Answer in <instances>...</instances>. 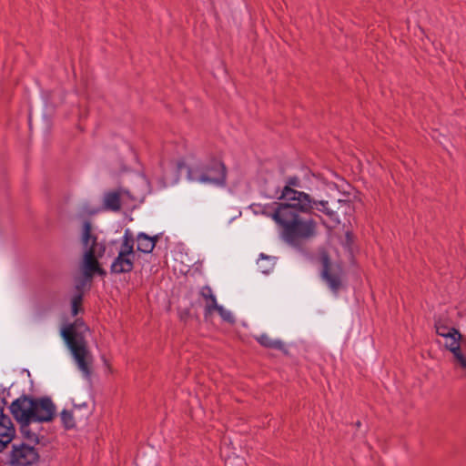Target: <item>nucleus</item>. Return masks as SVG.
<instances>
[{
    "mask_svg": "<svg viewBox=\"0 0 466 466\" xmlns=\"http://www.w3.org/2000/svg\"><path fill=\"white\" fill-rule=\"evenodd\" d=\"M88 327L77 319L62 329L61 335L69 349L77 369L86 379L92 374L93 355L88 348L86 333Z\"/></svg>",
    "mask_w": 466,
    "mask_h": 466,
    "instance_id": "obj_1",
    "label": "nucleus"
},
{
    "mask_svg": "<svg viewBox=\"0 0 466 466\" xmlns=\"http://www.w3.org/2000/svg\"><path fill=\"white\" fill-rule=\"evenodd\" d=\"M10 410L17 421L48 422L56 413V407L49 397L24 396L13 401Z\"/></svg>",
    "mask_w": 466,
    "mask_h": 466,
    "instance_id": "obj_2",
    "label": "nucleus"
},
{
    "mask_svg": "<svg viewBox=\"0 0 466 466\" xmlns=\"http://www.w3.org/2000/svg\"><path fill=\"white\" fill-rule=\"evenodd\" d=\"M275 222L280 228L282 238L290 244L316 235V221L312 218H303L300 214L292 213L289 207H285L280 213L275 214Z\"/></svg>",
    "mask_w": 466,
    "mask_h": 466,
    "instance_id": "obj_3",
    "label": "nucleus"
},
{
    "mask_svg": "<svg viewBox=\"0 0 466 466\" xmlns=\"http://www.w3.org/2000/svg\"><path fill=\"white\" fill-rule=\"evenodd\" d=\"M187 177L191 181L223 187L227 182V168L223 162L213 159L202 167H188Z\"/></svg>",
    "mask_w": 466,
    "mask_h": 466,
    "instance_id": "obj_4",
    "label": "nucleus"
},
{
    "mask_svg": "<svg viewBox=\"0 0 466 466\" xmlns=\"http://www.w3.org/2000/svg\"><path fill=\"white\" fill-rule=\"evenodd\" d=\"M135 238L130 229H126L122 237V242L117 253L110 266V271L113 274H123L131 272L134 268Z\"/></svg>",
    "mask_w": 466,
    "mask_h": 466,
    "instance_id": "obj_5",
    "label": "nucleus"
},
{
    "mask_svg": "<svg viewBox=\"0 0 466 466\" xmlns=\"http://www.w3.org/2000/svg\"><path fill=\"white\" fill-rule=\"evenodd\" d=\"M279 199H283L285 202L279 203L278 213H280L285 207H289L290 211L295 214L310 213L314 205H318L309 194L289 187H283Z\"/></svg>",
    "mask_w": 466,
    "mask_h": 466,
    "instance_id": "obj_6",
    "label": "nucleus"
},
{
    "mask_svg": "<svg viewBox=\"0 0 466 466\" xmlns=\"http://www.w3.org/2000/svg\"><path fill=\"white\" fill-rule=\"evenodd\" d=\"M319 262L321 264L320 277L322 280L330 291L337 296L344 284L345 272L342 266L331 262L329 255L324 251L319 254Z\"/></svg>",
    "mask_w": 466,
    "mask_h": 466,
    "instance_id": "obj_7",
    "label": "nucleus"
},
{
    "mask_svg": "<svg viewBox=\"0 0 466 466\" xmlns=\"http://www.w3.org/2000/svg\"><path fill=\"white\" fill-rule=\"evenodd\" d=\"M39 460L37 449L29 443L20 441L14 443L9 453V464L11 466H29Z\"/></svg>",
    "mask_w": 466,
    "mask_h": 466,
    "instance_id": "obj_8",
    "label": "nucleus"
},
{
    "mask_svg": "<svg viewBox=\"0 0 466 466\" xmlns=\"http://www.w3.org/2000/svg\"><path fill=\"white\" fill-rule=\"evenodd\" d=\"M134 200L130 192L123 187L105 192L103 198L104 208L110 211H119L123 205H127Z\"/></svg>",
    "mask_w": 466,
    "mask_h": 466,
    "instance_id": "obj_9",
    "label": "nucleus"
},
{
    "mask_svg": "<svg viewBox=\"0 0 466 466\" xmlns=\"http://www.w3.org/2000/svg\"><path fill=\"white\" fill-rule=\"evenodd\" d=\"M81 244L84 252L94 250L98 253V257H102L106 251V246L103 242L98 241L96 234L94 232L90 221H85L81 232Z\"/></svg>",
    "mask_w": 466,
    "mask_h": 466,
    "instance_id": "obj_10",
    "label": "nucleus"
},
{
    "mask_svg": "<svg viewBox=\"0 0 466 466\" xmlns=\"http://www.w3.org/2000/svg\"><path fill=\"white\" fill-rule=\"evenodd\" d=\"M15 434V430L10 417L0 409V452L13 441Z\"/></svg>",
    "mask_w": 466,
    "mask_h": 466,
    "instance_id": "obj_11",
    "label": "nucleus"
},
{
    "mask_svg": "<svg viewBox=\"0 0 466 466\" xmlns=\"http://www.w3.org/2000/svg\"><path fill=\"white\" fill-rule=\"evenodd\" d=\"M98 253L94 250L84 252L83 273L86 279H91L94 273L105 274V271L99 267Z\"/></svg>",
    "mask_w": 466,
    "mask_h": 466,
    "instance_id": "obj_12",
    "label": "nucleus"
},
{
    "mask_svg": "<svg viewBox=\"0 0 466 466\" xmlns=\"http://www.w3.org/2000/svg\"><path fill=\"white\" fill-rule=\"evenodd\" d=\"M199 293L204 300V318L208 319L213 316L219 305L218 304L217 298L209 286H204L201 288Z\"/></svg>",
    "mask_w": 466,
    "mask_h": 466,
    "instance_id": "obj_13",
    "label": "nucleus"
},
{
    "mask_svg": "<svg viewBox=\"0 0 466 466\" xmlns=\"http://www.w3.org/2000/svg\"><path fill=\"white\" fill-rule=\"evenodd\" d=\"M158 240L157 236L150 237L146 233L137 234L135 241L137 242V249L143 253H151Z\"/></svg>",
    "mask_w": 466,
    "mask_h": 466,
    "instance_id": "obj_14",
    "label": "nucleus"
},
{
    "mask_svg": "<svg viewBox=\"0 0 466 466\" xmlns=\"http://www.w3.org/2000/svg\"><path fill=\"white\" fill-rule=\"evenodd\" d=\"M317 203L318 205H314V208L328 217L330 225H328L326 222L323 223L329 228L337 227L340 223V220L339 218L337 212L329 208V202L326 200H321L317 201Z\"/></svg>",
    "mask_w": 466,
    "mask_h": 466,
    "instance_id": "obj_15",
    "label": "nucleus"
},
{
    "mask_svg": "<svg viewBox=\"0 0 466 466\" xmlns=\"http://www.w3.org/2000/svg\"><path fill=\"white\" fill-rule=\"evenodd\" d=\"M20 423V432L23 437V441L26 443L32 444L35 447L39 443L38 434L33 431L31 423L33 421H18Z\"/></svg>",
    "mask_w": 466,
    "mask_h": 466,
    "instance_id": "obj_16",
    "label": "nucleus"
},
{
    "mask_svg": "<svg viewBox=\"0 0 466 466\" xmlns=\"http://www.w3.org/2000/svg\"><path fill=\"white\" fill-rule=\"evenodd\" d=\"M279 202H273L272 204L268 205L253 204L251 208L255 214L265 215L271 218L275 221V214L279 212Z\"/></svg>",
    "mask_w": 466,
    "mask_h": 466,
    "instance_id": "obj_17",
    "label": "nucleus"
},
{
    "mask_svg": "<svg viewBox=\"0 0 466 466\" xmlns=\"http://www.w3.org/2000/svg\"><path fill=\"white\" fill-rule=\"evenodd\" d=\"M256 339L261 346L265 348L279 350H284V343L280 339H273L268 334H261L256 337Z\"/></svg>",
    "mask_w": 466,
    "mask_h": 466,
    "instance_id": "obj_18",
    "label": "nucleus"
},
{
    "mask_svg": "<svg viewBox=\"0 0 466 466\" xmlns=\"http://www.w3.org/2000/svg\"><path fill=\"white\" fill-rule=\"evenodd\" d=\"M258 268L263 274H268L272 271L275 266V260L272 257L261 254L258 259Z\"/></svg>",
    "mask_w": 466,
    "mask_h": 466,
    "instance_id": "obj_19",
    "label": "nucleus"
},
{
    "mask_svg": "<svg viewBox=\"0 0 466 466\" xmlns=\"http://www.w3.org/2000/svg\"><path fill=\"white\" fill-rule=\"evenodd\" d=\"M461 334L459 330H453V336L444 342L445 348L451 352L458 351L461 349Z\"/></svg>",
    "mask_w": 466,
    "mask_h": 466,
    "instance_id": "obj_20",
    "label": "nucleus"
},
{
    "mask_svg": "<svg viewBox=\"0 0 466 466\" xmlns=\"http://www.w3.org/2000/svg\"><path fill=\"white\" fill-rule=\"evenodd\" d=\"M60 417L66 429H73L76 427V419L72 410H64L61 412Z\"/></svg>",
    "mask_w": 466,
    "mask_h": 466,
    "instance_id": "obj_21",
    "label": "nucleus"
},
{
    "mask_svg": "<svg viewBox=\"0 0 466 466\" xmlns=\"http://www.w3.org/2000/svg\"><path fill=\"white\" fill-rule=\"evenodd\" d=\"M215 312H218V314L221 317V319L226 322L233 323L235 321V319H234V316L232 315V313L229 310L224 309L220 305L218 308H217Z\"/></svg>",
    "mask_w": 466,
    "mask_h": 466,
    "instance_id": "obj_22",
    "label": "nucleus"
},
{
    "mask_svg": "<svg viewBox=\"0 0 466 466\" xmlns=\"http://www.w3.org/2000/svg\"><path fill=\"white\" fill-rule=\"evenodd\" d=\"M435 329L436 333L441 336L442 333L451 332V329H453V327H449L447 325H444L441 320H436L435 321Z\"/></svg>",
    "mask_w": 466,
    "mask_h": 466,
    "instance_id": "obj_23",
    "label": "nucleus"
},
{
    "mask_svg": "<svg viewBox=\"0 0 466 466\" xmlns=\"http://www.w3.org/2000/svg\"><path fill=\"white\" fill-rule=\"evenodd\" d=\"M225 466H245V462L238 456L228 457L225 461Z\"/></svg>",
    "mask_w": 466,
    "mask_h": 466,
    "instance_id": "obj_24",
    "label": "nucleus"
},
{
    "mask_svg": "<svg viewBox=\"0 0 466 466\" xmlns=\"http://www.w3.org/2000/svg\"><path fill=\"white\" fill-rule=\"evenodd\" d=\"M81 302H82V295L81 294L76 295L73 298V299H72V313L74 316L77 315Z\"/></svg>",
    "mask_w": 466,
    "mask_h": 466,
    "instance_id": "obj_25",
    "label": "nucleus"
},
{
    "mask_svg": "<svg viewBox=\"0 0 466 466\" xmlns=\"http://www.w3.org/2000/svg\"><path fill=\"white\" fill-rule=\"evenodd\" d=\"M460 366L466 370V357L462 354L461 349L458 351L451 352Z\"/></svg>",
    "mask_w": 466,
    "mask_h": 466,
    "instance_id": "obj_26",
    "label": "nucleus"
},
{
    "mask_svg": "<svg viewBox=\"0 0 466 466\" xmlns=\"http://www.w3.org/2000/svg\"><path fill=\"white\" fill-rule=\"evenodd\" d=\"M299 186V179L297 177H289L287 180V185L285 187H289V188H293V187Z\"/></svg>",
    "mask_w": 466,
    "mask_h": 466,
    "instance_id": "obj_27",
    "label": "nucleus"
},
{
    "mask_svg": "<svg viewBox=\"0 0 466 466\" xmlns=\"http://www.w3.org/2000/svg\"><path fill=\"white\" fill-rule=\"evenodd\" d=\"M453 330H458L457 329L453 328L451 329V332L442 333L441 337H442L445 340L449 339L451 337L453 336Z\"/></svg>",
    "mask_w": 466,
    "mask_h": 466,
    "instance_id": "obj_28",
    "label": "nucleus"
},
{
    "mask_svg": "<svg viewBox=\"0 0 466 466\" xmlns=\"http://www.w3.org/2000/svg\"><path fill=\"white\" fill-rule=\"evenodd\" d=\"M183 166H184L183 164H180V163H179V164H178V169H182Z\"/></svg>",
    "mask_w": 466,
    "mask_h": 466,
    "instance_id": "obj_29",
    "label": "nucleus"
}]
</instances>
